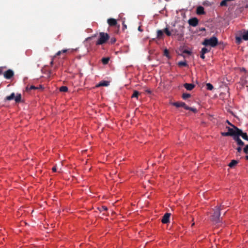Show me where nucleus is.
<instances>
[{
	"label": "nucleus",
	"instance_id": "nucleus-1",
	"mask_svg": "<svg viewBox=\"0 0 248 248\" xmlns=\"http://www.w3.org/2000/svg\"><path fill=\"white\" fill-rule=\"evenodd\" d=\"M232 126L233 128H231L230 127L227 126L226 128L228 129L227 132H221V135L222 136H232V138L235 137L236 136H238L239 134V128L237 127L234 126V125H232Z\"/></svg>",
	"mask_w": 248,
	"mask_h": 248
},
{
	"label": "nucleus",
	"instance_id": "nucleus-2",
	"mask_svg": "<svg viewBox=\"0 0 248 248\" xmlns=\"http://www.w3.org/2000/svg\"><path fill=\"white\" fill-rule=\"evenodd\" d=\"M202 45L205 46H210L215 47L218 45V39L215 36H212L210 38H205L202 42Z\"/></svg>",
	"mask_w": 248,
	"mask_h": 248
},
{
	"label": "nucleus",
	"instance_id": "nucleus-3",
	"mask_svg": "<svg viewBox=\"0 0 248 248\" xmlns=\"http://www.w3.org/2000/svg\"><path fill=\"white\" fill-rule=\"evenodd\" d=\"M109 39V36L107 33L100 32L99 34V38L96 42V45H102L105 44Z\"/></svg>",
	"mask_w": 248,
	"mask_h": 248
},
{
	"label": "nucleus",
	"instance_id": "nucleus-4",
	"mask_svg": "<svg viewBox=\"0 0 248 248\" xmlns=\"http://www.w3.org/2000/svg\"><path fill=\"white\" fill-rule=\"evenodd\" d=\"M224 206V205H221L220 207H217L216 209L214 211V214L210 217L212 221L216 223L219 222L220 211Z\"/></svg>",
	"mask_w": 248,
	"mask_h": 248
},
{
	"label": "nucleus",
	"instance_id": "nucleus-5",
	"mask_svg": "<svg viewBox=\"0 0 248 248\" xmlns=\"http://www.w3.org/2000/svg\"><path fill=\"white\" fill-rule=\"evenodd\" d=\"M14 99L16 103H19L21 101V94L20 93H17L16 95H15L14 93H12L9 96H7L4 99L5 101L11 100Z\"/></svg>",
	"mask_w": 248,
	"mask_h": 248
},
{
	"label": "nucleus",
	"instance_id": "nucleus-6",
	"mask_svg": "<svg viewBox=\"0 0 248 248\" xmlns=\"http://www.w3.org/2000/svg\"><path fill=\"white\" fill-rule=\"evenodd\" d=\"M2 74L3 75L5 78L10 79L14 76V72L12 70L8 69L5 72H3Z\"/></svg>",
	"mask_w": 248,
	"mask_h": 248
},
{
	"label": "nucleus",
	"instance_id": "nucleus-7",
	"mask_svg": "<svg viewBox=\"0 0 248 248\" xmlns=\"http://www.w3.org/2000/svg\"><path fill=\"white\" fill-rule=\"evenodd\" d=\"M171 215L170 213H166L163 216L162 219V222L164 224H167L170 222V217Z\"/></svg>",
	"mask_w": 248,
	"mask_h": 248
},
{
	"label": "nucleus",
	"instance_id": "nucleus-8",
	"mask_svg": "<svg viewBox=\"0 0 248 248\" xmlns=\"http://www.w3.org/2000/svg\"><path fill=\"white\" fill-rule=\"evenodd\" d=\"M198 22H199V21H198V19L196 17L190 18L188 20V24L190 26H192L193 27L196 26L198 24Z\"/></svg>",
	"mask_w": 248,
	"mask_h": 248
},
{
	"label": "nucleus",
	"instance_id": "nucleus-9",
	"mask_svg": "<svg viewBox=\"0 0 248 248\" xmlns=\"http://www.w3.org/2000/svg\"><path fill=\"white\" fill-rule=\"evenodd\" d=\"M172 105L177 107V108H179V107H183L185 109H186V108H187V105L185 104V103L184 102H174L172 103Z\"/></svg>",
	"mask_w": 248,
	"mask_h": 248
},
{
	"label": "nucleus",
	"instance_id": "nucleus-10",
	"mask_svg": "<svg viewBox=\"0 0 248 248\" xmlns=\"http://www.w3.org/2000/svg\"><path fill=\"white\" fill-rule=\"evenodd\" d=\"M107 22L109 26L111 27L115 26L117 24V20L112 18H108L107 20Z\"/></svg>",
	"mask_w": 248,
	"mask_h": 248
},
{
	"label": "nucleus",
	"instance_id": "nucleus-11",
	"mask_svg": "<svg viewBox=\"0 0 248 248\" xmlns=\"http://www.w3.org/2000/svg\"><path fill=\"white\" fill-rule=\"evenodd\" d=\"M195 85L192 83H185L184 87L188 91H191L194 87Z\"/></svg>",
	"mask_w": 248,
	"mask_h": 248
},
{
	"label": "nucleus",
	"instance_id": "nucleus-12",
	"mask_svg": "<svg viewBox=\"0 0 248 248\" xmlns=\"http://www.w3.org/2000/svg\"><path fill=\"white\" fill-rule=\"evenodd\" d=\"M239 131L240 132H238L239 134H238V136L239 137L241 136L244 140H248V136L247 134L246 133L243 132L242 130L240 129H239Z\"/></svg>",
	"mask_w": 248,
	"mask_h": 248
},
{
	"label": "nucleus",
	"instance_id": "nucleus-13",
	"mask_svg": "<svg viewBox=\"0 0 248 248\" xmlns=\"http://www.w3.org/2000/svg\"><path fill=\"white\" fill-rule=\"evenodd\" d=\"M233 139L237 142L238 145L243 146L244 145V142L240 139L239 136H236L233 137Z\"/></svg>",
	"mask_w": 248,
	"mask_h": 248
},
{
	"label": "nucleus",
	"instance_id": "nucleus-14",
	"mask_svg": "<svg viewBox=\"0 0 248 248\" xmlns=\"http://www.w3.org/2000/svg\"><path fill=\"white\" fill-rule=\"evenodd\" d=\"M204 8L200 6L197 8L196 13L198 15H203L205 14Z\"/></svg>",
	"mask_w": 248,
	"mask_h": 248
},
{
	"label": "nucleus",
	"instance_id": "nucleus-15",
	"mask_svg": "<svg viewBox=\"0 0 248 248\" xmlns=\"http://www.w3.org/2000/svg\"><path fill=\"white\" fill-rule=\"evenodd\" d=\"M238 163V161L235 160H232L231 162L229 163V166L231 168H232L235 166Z\"/></svg>",
	"mask_w": 248,
	"mask_h": 248
},
{
	"label": "nucleus",
	"instance_id": "nucleus-16",
	"mask_svg": "<svg viewBox=\"0 0 248 248\" xmlns=\"http://www.w3.org/2000/svg\"><path fill=\"white\" fill-rule=\"evenodd\" d=\"M140 94V93H139V92L135 90L134 91L133 93L131 96V97L132 98H136L137 99H138V96Z\"/></svg>",
	"mask_w": 248,
	"mask_h": 248
},
{
	"label": "nucleus",
	"instance_id": "nucleus-17",
	"mask_svg": "<svg viewBox=\"0 0 248 248\" xmlns=\"http://www.w3.org/2000/svg\"><path fill=\"white\" fill-rule=\"evenodd\" d=\"M163 31L168 36H170L171 35V31H170L168 28H165L163 30Z\"/></svg>",
	"mask_w": 248,
	"mask_h": 248
},
{
	"label": "nucleus",
	"instance_id": "nucleus-18",
	"mask_svg": "<svg viewBox=\"0 0 248 248\" xmlns=\"http://www.w3.org/2000/svg\"><path fill=\"white\" fill-rule=\"evenodd\" d=\"M163 31L161 30H158L157 31V37L158 38H161L163 35Z\"/></svg>",
	"mask_w": 248,
	"mask_h": 248
},
{
	"label": "nucleus",
	"instance_id": "nucleus-19",
	"mask_svg": "<svg viewBox=\"0 0 248 248\" xmlns=\"http://www.w3.org/2000/svg\"><path fill=\"white\" fill-rule=\"evenodd\" d=\"M242 37L236 36L235 37V42L237 44H240L242 42Z\"/></svg>",
	"mask_w": 248,
	"mask_h": 248
},
{
	"label": "nucleus",
	"instance_id": "nucleus-20",
	"mask_svg": "<svg viewBox=\"0 0 248 248\" xmlns=\"http://www.w3.org/2000/svg\"><path fill=\"white\" fill-rule=\"evenodd\" d=\"M109 61V58L108 57L103 58L102 59V62L104 64H107L108 63Z\"/></svg>",
	"mask_w": 248,
	"mask_h": 248
},
{
	"label": "nucleus",
	"instance_id": "nucleus-21",
	"mask_svg": "<svg viewBox=\"0 0 248 248\" xmlns=\"http://www.w3.org/2000/svg\"><path fill=\"white\" fill-rule=\"evenodd\" d=\"M191 96L190 94L188 93H184L182 95V98L183 99L186 100Z\"/></svg>",
	"mask_w": 248,
	"mask_h": 248
},
{
	"label": "nucleus",
	"instance_id": "nucleus-22",
	"mask_svg": "<svg viewBox=\"0 0 248 248\" xmlns=\"http://www.w3.org/2000/svg\"><path fill=\"white\" fill-rule=\"evenodd\" d=\"M39 89L38 87H35V86H34L33 85H31V86L30 87L27 86L26 87V90L27 91H30L31 90H35V89Z\"/></svg>",
	"mask_w": 248,
	"mask_h": 248
},
{
	"label": "nucleus",
	"instance_id": "nucleus-23",
	"mask_svg": "<svg viewBox=\"0 0 248 248\" xmlns=\"http://www.w3.org/2000/svg\"><path fill=\"white\" fill-rule=\"evenodd\" d=\"M59 90L62 92H66L68 91V88L66 86H63L60 88Z\"/></svg>",
	"mask_w": 248,
	"mask_h": 248
},
{
	"label": "nucleus",
	"instance_id": "nucleus-24",
	"mask_svg": "<svg viewBox=\"0 0 248 248\" xmlns=\"http://www.w3.org/2000/svg\"><path fill=\"white\" fill-rule=\"evenodd\" d=\"M178 65L179 66H186L187 65L186 61H181L178 63Z\"/></svg>",
	"mask_w": 248,
	"mask_h": 248
},
{
	"label": "nucleus",
	"instance_id": "nucleus-25",
	"mask_svg": "<svg viewBox=\"0 0 248 248\" xmlns=\"http://www.w3.org/2000/svg\"><path fill=\"white\" fill-rule=\"evenodd\" d=\"M108 85V81H103L99 83L98 86H107Z\"/></svg>",
	"mask_w": 248,
	"mask_h": 248
},
{
	"label": "nucleus",
	"instance_id": "nucleus-26",
	"mask_svg": "<svg viewBox=\"0 0 248 248\" xmlns=\"http://www.w3.org/2000/svg\"><path fill=\"white\" fill-rule=\"evenodd\" d=\"M242 38L244 40H248V31L244 32V34L242 36Z\"/></svg>",
	"mask_w": 248,
	"mask_h": 248
},
{
	"label": "nucleus",
	"instance_id": "nucleus-27",
	"mask_svg": "<svg viewBox=\"0 0 248 248\" xmlns=\"http://www.w3.org/2000/svg\"><path fill=\"white\" fill-rule=\"evenodd\" d=\"M206 89L208 90L211 91L213 89V86L211 83H207L206 85Z\"/></svg>",
	"mask_w": 248,
	"mask_h": 248
},
{
	"label": "nucleus",
	"instance_id": "nucleus-28",
	"mask_svg": "<svg viewBox=\"0 0 248 248\" xmlns=\"http://www.w3.org/2000/svg\"><path fill=\"white\" fill-rule=\"evenodd\" d=\"M227 1L226 0H223L220 3V6H226L227 5Z\"/></svg>",
	"mask_w": 248,
	"mask_h": 248
},
{
	"label": "nucleus",
	"instance_id": "nucleus-29",
	"mask_svg": "<svg viewBox=\"0 0 248 248\" xmlns=\"http://www.w3.org/2000/svg\"><path fill=\"white\" fill-rule=\"evenodd\" d=\"M186 110H189L190 111H192L193 112H196L197 111L196 108H191L188 106H187V108H186Z\"/></svg>",
	"mask_w": 248,
	"mask_h": 248
},
{
	"label": "nucleus",
	"instance_id": "nucleus-30",
	"mask_svg": "<svg viewBox=\"0 0 248 248\" xmlns=\"http://www.w3.org/2000/svg\"><path fill=\"white\" fill-rule=\"evenodd\" d=\"M210 51V49H208L206 47H203L202 49V50H201V52H202V53H206Z\"/></svg>",
	"mask_w": 248,
	"mask_h": 248
},
{
	"label": "nucleus",
	"instance_id": "nucleus-31",
	"mask_svg": "<svg viewBox=\"0 0 248 248\" xmlns=\"http://www.w3.org/2000/svg\"><path fill=\"white\" fill-rule=\"evenodd\" d=\"M116 41V38L114 37H112V38H110L109 43L111 44H113L115 43Z\"/></svg>",
	"mask_w": 248,
	"mask_h": 248
},
{
	"label": "nucleus",
	"instance_id": "nucleus-32",
	"mask_svg": "<svg viewBox=\"0 0 248 248\" xmlns=\"http://www.w3.org/2000/svg\"><path fill=\"white\" fill-rule=\"evenodd\" d=\"M244 152L246 154H248V144L244 148Z\"/></svg>",
	"mask_w": 248,
	"mask_h": 248
},
{
	"label": "nucleus",
	"instance_id": "nucleus-33",
	"mask_svg": "<svg viewBox=\"0 0 248 248\" xmlns=\"http://www.w3.org/2000/svg\"><path fill=\"white\" fill-rule=\"evenodd\" d=\"M171 34H173L174 35L177 34V31L176 29H171Z\"/></svg>",
	"mask_w": 248,
	"mask_h": 248
},
{
	"label": "nucleus",
	"instance_id": "nucleus-34",
	"mask_svg": "<svg viewBox=\"0 0 248 248\" xmlns=\"http://www.w3.org/2000/svg\"><path fill=\"white\" fill-rule=\"evenodd\" d=\"M183 53H186V54H188V55H190L191 54V51L188 50H184L183 51Z\"/></svg>",
	"mask_w": 248,
	"mask_h": 248
},
{
	"label": "nucleus",
	"instance_id": "nucleus-35",
	"mask_svg": "<svg viewBox=\"0 0 248 248\" xmlns=\"http://www.w3.org/2000/svg\"><path fill=\"white\" fill-rule=\"evenodd\" d=\"M123 30H124L127 29V26L124 23V21H123Z\"/></svg>",
	"mask_w": 248,
	"mask_h": 248
},
{
	"label": "nucleus",
	"instance_id": "nucleus-36",
	"mask_svg": "<svg viewBox=\"0 0 248 248\" xmlns=\"http://www.w3.org/2000/svg\"><path fill=\"white\" fill-rule=\"evenodd\" d=\"M62 54V51L61 50L59 51L58 52H57L56 53V54L53 57H54V58H56L57 56H59Z\"/></svg>",
	"mask_w": 248,
	"mask_h": 248
},
{
	"label": "nucleus",
	"instance_id": "nucleus-37",
	"mask_svg": "<svg viewBox=\"0 0 248 248\" xmlns=\"http://www.w3.org/2000/svg\"><path fill=\"white\" fill-rule=\"evenodd\" d=\"M164 55L166 56L167 57H169V52L167 49H165L164 50Z\"/></svg>",
	"mask_w": 248,
	"mask_h": 248
},
{
	"label": "nucleus",
	"instance_id": "nucleus-38",
	"mask_svg": "<svg viewBox=\"0 0 248 248\" xmlns=\"http://www.w3.org/2000/svg\"><path fill=\"white\" fill-rule=\"evenodd\" d=\"M236 150L237 151V153H238L239 154H240L241 152V151H242V148L241 147H238L236 148Z\"/></svg>",
	"mask_w": 248,
	"mask_h": 248
},
{
	"label": "nucleus",
	"instance_id": "nucleus-39",
	"mask_svg": "<svg viewBox=\"0 0 248 248\" xmlns=\"http://www.w3.org/2000/svg\"><path fill=\"white\" fill-rule=\"evenodd\" d=\"M201 58L202 59H205V53H202V52H201Z\"/></svg>",
	"mask_w": 248,
	"mask_h": 248
},
{
	"label": "nucleus",
	"instance_id": "nucleus-40",
	"mask_svg": "<svg viewBox=\"0 0 248 248\" xmlns=\"http://www.w3.org/2000/svg\"><path fill=\"white\" fill-rule=\"evenodd\" d=\"M3 67H0V75L3 73Z\"/></svg>",
	"mask_w": 248,
	"mask_h": 248
},
{
	"label": "nucleus",
	"instance_id": "nucleus-41",
	"mask_svg": "<svg viewBox=\"0 0 248 248\" xmlns=\"http://www.w3.org/2000/svg\"><path fill=\"white\" fill-rule=\"evenodd\" d=\"M102 209L103 211H107L108 210V208L106 206H102Z\"/></svg>",
	"mask_w": 248,
	"mask_h": 248
},
{
	"label": "nucleus",
	"instance_id": "nucleus-42",
	"mask_svg": "<svg viewBox=\"0 0 248 248\" xmlns=\"http://www.w3.org/2000/svg\"><path fill=\"white\" fill-rule=\"evenodd\" d=\"M61 51H62V54H64L67 52L68 49H62Z\"/></svg>",
	"mask_w": 248,
	"mask_h": 248
},
{
	"label": "nucleus",
	"instance_id": "nucleus-43",
	"mask_svg": "<svg viewBox=\"0 0 248 248\" xmlns=\"http://www.w3.org/2000/svg\"><path fill=\"white\" fill-rule=\"evenodd\" d=\"M55 58H54V57H53L52 58L51 61V62H50V64H51V65H53V61H54V59H55Z\"/></svg>",
	"mask_w": 248,
	"mask_h": 248
},
{
	"label": "nucleus",
	"instance_id": "nucleus-44",
	"mask_svg": "<svg viewBox=\"0 0 248 248\" xmlns=\"http://www.w3.org/2000/svg\"><path fill=\"white\" fill-rule=\"evenodd\" d=\"M52 170L53 172H56L57 170L56 166L53 167L52 169Z\"/></svg>",
	"mask_w": 248,
	"mask_h": 248
},
{
	"label": "nucleus",
	"instance_id": "nucleus-45",
	"mask_svg": "<svg viewBox=\"0 0 248 248\" xmlns=\"http://www.w3.org/2000/svg\"><path fill=\"white\" fill-rule=\"evenodd\" d=\"M138 30H139V31H142V30H141V27H139V28H138Z\"/></svg>",
	"mask_w": 248,
	"mask_h": 248
},
{
	"label": "nucleus",
	"instance_id": "nucleus-46",
	"mask_svg": "<svg viewBox=\"0 0 248 248\" xmlns=\"http://www.w3.org/2000/svg\"><path fill=\"white\" fill-rule=\"evenodd\" d=\"M227 122L228 123V124L232 126V125L230 122H229L228 120L227 121Z\"/></svg>",
	"mask_w": 248,
	"mask_h": 248
},
{
	"label": "nucleus",
	"instance_id": "nucleus-47",
	"mask_svg": "<svg viewBox=\"0 0 248 248\" xmlns=\"http://www.w3.org/2000/svg\"><path fill=\"white\" fill-rule=\"evenodd\" d=\"M246 159L248 160V155H247V156H246Z\"/></svg>",
	"mask_w": 248,
	"mask_h": 248
},
{
	"label": "nucleus",
	"instance_id": "nucleus-48",
	"mask_svg": "<svg viewBox=\"0 0 248 248\" xmlns=\"http://www.w3.org/2000/svg\"><path fill=\"white\" fill-rule=\"evenodd\" d=\"M95 36H96V35L95 34V35H94L92 36V37H95Z\"/></svg>",
	"mask_w": 248,
	"mask_h": 248
},
{
	"label": "nucleus",
	"instance_id": "nucleus-49",
	"mask_svg": "<svg viewBox=\"0 0 248 248\" xmlns=\"http://www.w3.org/2000/svg\"><path fill=\"white\" fill-rule=\"evenodd\" d=\"M41 88H42V86H40V87H39V89H41Z\"/></svg>",
	"mask_w": 248,
	"mask_h": 248
},
{
	"label": "nucleus",
	"instance_id": "nucleus-50",
	"mask_svg": "<svg viewBox=\"0 0 248 248\" xmlns=\"http://www.w3.org/2000/svg\"><path fill=\"white\" fill-rule=\"evenodd\" d=\"M41 88H42V86H40V87H39V89H41Z\"/></svg>",
	"mask_w": 248,
	"mask_h": 248
}]
</instances>
